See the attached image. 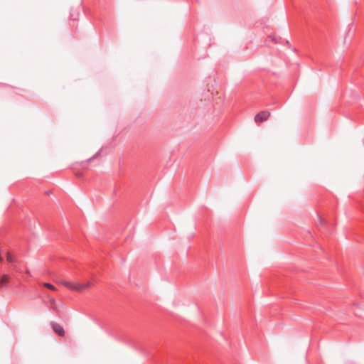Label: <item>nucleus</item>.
I'll return each instance as SVG.
<instances>
[{"label": "nucleus", "mask_w": 364, "mask_h": 364, "mask_svg": "<svg viewBox=\"0 0 364 364\" xmlns=\"http://www.w3.org/2000/svg\"><path fill=\"white\" fill-rule=\"evenodd\" d=\"M62 284L67 288L77 291H82L83 290H85L91 285L90 282H87L86 284H81L79 282L71 283L70 282H63Z\"/></svg>", "instance_id": "f257e3e1"}, {"label": "nucleus", "mask_w": 364, "mask_h": 364, "mask_svg": "<svg viewBox=\"0 0 364 364\" xmlns=\"http://www.w3.org/2000/svg\"><path fill=\"white\" fill-rule=\"evenodd\" d=\"M9 282V277L7 274H4L0 278V289L6 287Z\"/></svg>", "instance_id": "20e7f679"}, {"label": "nucleus", "mask_w": 364, "mask_h": 364, "mask_svg": "<svg viewBox=\"0 0 364 364\" xmlns=\"http://www.w3.org/2000/svg\"><path fill=\"white\" fill-rule=\"evenodd\" d=\"M51 326H52V328H53V331H55V333H56L58 335H59L60 336H64V335H65L64 329L60 324H58L55 322H52Z\"/></svg>", "instance_id": "7ed1b4c3"}, {"label": "nucleus", "mask_w": 364, "mask_h": 364, "mask_svg": "<svg viewBox=\"0 0 364 364\" xmlns=\"http://www.w3.org/2000/svg\"><path fill=\"white\" fill-rule=\"evenodd\" d=\"M6 259H7V261L9 262H14V258H13L12 255L9 252L6 253Z\"/></svg>", "instance_id": "423d86ee"}, {"label": "nucleus", "mask_w": 364, "mask_h": 364, "mask_svg": "<svg viewBox=\"0 0 364 364\" xmlns=\"http://www.w3.org/2000/svg\"><path fill=\"white\" fill-rule=\"evenodd\" d=\"M43 286L50 290H53V291L55 290V287L50 283H47V282L44 283Z\"/></svg>", "instance_id": "39448f33"}, {"label": "nucleus", "mask_w": 364, "mask_h": 364, "mask_svg": "<svg viewBox=\"0 0 364 364\" xmlns=\"http://www.w3.org/2000/svg\"><path fill=\"white\" fill-rule=\"evenodd\" d=\"M270 116V112L267 110L261 111L257 113L255 117V121L256 123H260L266 121Z\"/></svg>", "instance_id": "f03ea898"}]
</instances>
